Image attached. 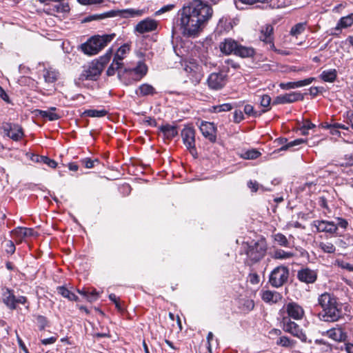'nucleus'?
<instances>
[{"label":"nucleus","mask_w":353,"mask_h":353,"mask_svg":"<svg viewBox=\"0 0 353 353\" xmlns=\"http://www.w3.org/2000/svg\"><path fill=\"white\" fill-rule=\"evenodd\" d=\"M353 25V13L346 17H341L339 21L336 26L330 30V34L338 36L343 28H347Z\"/></svg>","instance_id":"nucleus-21"},{"label":"nucleus","mask_w":353,"mask_h":353,"mask_svg":"<svg viewBox=\"0 0 353 353\" xmlns=\"http://www.w3.org/2000/svg\"><path fill=\"white\" fill-rule=\"evenodd\" d=\"M0 97L7 103L10 102L9 97L6 91L0 86Z\"/></svg>","instance_id":"nucleus-62"},{"label":"nucleus","mask_w":353,"mask_h":353,"mask_svg":"<svg viewBox=\"0 0 353 353\" xmlns=\"http://www.w3.org/2000/svg\"><path fill=\"white\" fill-rule=\"evenodd\" d=\"M248 279L250 282L253 284L256 285L259 283V276L256 273H250L248 276Z\"/></svg>","instance_id":"nucleus-55"},{"label":"nucleus","mask_w":353,"mask_h":353,"mask_svg":"<svg viewBox=\"0 0 353 353\" xmlns=\"http://www.w3.org/2000/svg\"><path fill=\"white\" fill-rule=\"evenodd\" d=\"M318 303L322 309L321 319L327 322L337 321L341 315V308L336 297L330 293L324 292L318 297Z\"/></svg>","instance_id":"nucleus-2"},{"label":"nucleus","mask_w":353,"mask_h":353,"mask_svg":"<svg viewBox=\"0 0 353 353\" xmlns=\"http://www.w3.org/2000/svg\"><path fill=\"white\" fill-rule=\"evenodd\" d=\"M116 37L114 33L103 35H94L81 46L83 52L89 55L99 53Z\"/></svg>","instance_id":"nucleus-4"},{"label":"nucleus","mask_w":353,"mask_h":353,"mask_svg":"<svg viewBox=\"0 0 353 353\" xmlns=\"http://www.w3.org/2000/svg\"><path fill=\"white\" fill-rule=\"evenodd\" d=\"M101 65L92 61L88 66L85 67L80 75L79 79L84 80H97L101 74Z\"/></svg>","instance_id":"nucleus-10"},{"label":"nucleus","mask_w":353,"mask_h":353,"mask_svg":"<svg viewBox=\"0 0 353 353\" xmlns=\"http://www.w3.org/2000/svg\"><path fill=\"white\" fill-rule=\"evenodd\" d=\"M84 114L90 117H103L107 115L108 112L105 109L101 110H88L84 112Z\"/></svg>","instance_id":"nucleus-41"},{"label":"nucleus","mask_w":353,"mask_h":353,"mask_svg":"<svg viewBox=\"0 0 353 353\" xmlns=\"http://www.w3.org/2000/svg\"><path fill=\"white\" fill-rule=\"evenodd\" d=\"M297 278L307 284L314 283L317 279V272L308 268H301L298 271Z\"/></svg>","instance_id":"nucleus-19"},{"label":"nucleus","mask_w":353,"mask_h":353,"mask_svg":"<svg viewBox=\"0 0 353 353\" xmlns=\"http://www.w3.org/2000/svg\"><path fill=\"white\" fill-rule=\"evenodd\" d=\"M261 155V152L256 149H252L246 151L242 155L245 159H256Z\"/></svg>","instance_id":"nucleus-46"},{"label":"nucleus","mask_w":353,"mask_h":353,"mask_svg":"<svg viewBox=\"0 0 353 353\" xmlns=\"http://www.w3.org/2000/svg\"><path fill=\"white\" fill-rule=\"evenodd\" d=\"M12 238L17 243L22 242L26 237L34 235V230L28 228L19 227L11 232Z\"/></svg>","instance_id":"nucleus-22"},{"label":"nucleus","mask_w":353,"mask_h":353,"mask_svg":"<svg viewBox=\"0 0 353 353\" xmlns=\"http://www.w3.org/2000/svg\"><path fill=\"white\" fill-rule=\"evenodd\" d=\"M233 28L232 21L227 18L223 17L219 20L218 23V28L220 31L229 32Z\"/></svg>","instance_id":"nucleus-36"},{"label":"nucleus","mask_w":353,"mask_h":353,"mask_svg":"<svg viewBox=\"0 0 353 353\" xmlns=\"http://www.w3.org/2000/svg\"><path fill=\"white\" fill-rule=\"evenodd\" d=\"M327 127V128L330 129V132L334 135L339 134L338 129H343V130L349 129V127L347 126L346 125L339 123H330Z\"/></svg>","instance_id":"nucleus-44"},{"label":"nucleus","mask_w":353,"mask_h":353,"mask_svg":"<svg viewBox=\"0 0 353 353\" xmlns=\"http://www.w3.org/2000/svg\"><path fill=\"white\" fill-rule=\"evenodd\" d=\"M248 187L252 190V192H256L259 189V183L255 181H250L248 183Z\"/></svg>","instance_id":"nucleus-59"},{"label":"nucleus","mask_w":353,"mask_h":353,"mask_svg":"<svg viewBox=\"0 0 353 353\" xmlns=\"http://www.w3.org/2000/svg\"><path fill=\"white\" fill-rule=\"evenodd\" d=\"M335 225H337V228H341L343 229H346L348 225V222L343 218H337V223H335Z\"/></svg>","instance_id":"nucleus-56"},{"label":"nucleus","mask_w":353,"mask_h":353,"mask_svg":"<svg viewBox=\"0 0 353 353\" xmlns=\"http://www.w3.org/2000/svg\"><path fill=\"white\" fill-rule=\"evenodd\" d=\"M337 73L335 69L325 70L321 74V78L325 82H334L336 78Z\"/></svg>","instance_id":"nucleus-35"},{"label":"nucleus","mask_w":353,"mask_h":353,"mask_svg":"<svg viewBox=\"0 0 353 353\" xmlns=\"http://www.w3.org/2000/svg\"><path fill=\"white\" fill-rule=\"evenodd\" d=\"M212 8L202 0H194L180 10V28L184 36L196 35L212 17Z\"/></svg>","instance_id":"nucleus-1"},{"label":"nucleus","mask_w":353,"mask_h":353,"mask_svg":"<svg viewBox=\"0 0 353 353\" xmlns=\"http://www.w3.org/2000/svg\"><path fill=\"white\" fill-rule=\"evenodd\" d=\"M148 72V66L142 61H139L133 68H125L123 77L128 78L127 85L140 81Z\"/></svg>","instance_id":"nucleus-7"},{"label":"nucleus","mask_w":353,"mask_h":353,"mask_svg":"<svg viewBox=\"0 0 353 353\" xmlns=\"http://www.w3.org/2000/svg\"><path fill=\"white\" fill-rule=\"evenodd\" d=\"M244 112L248 115H252L256 117L258 114L254 111V107L251 105H245L244 107Z\"/></svg>","instance_id":"nucleus-54"},{"label":"nucleus","mask_w":353,"mask_h":353,"mask_svg":"<svg viewBox=\"0 0 353 353\" xmlns=\"http://www.w3.org/2000/svg\"><path fill=\"white\" fill-rule=\"evenodd\" d=\"M243 246L247 256L245 263L248 265H252L263 259L268 250V244L264 238L244 243Z\"/></svg>","instance_id":"nucleus-3"},{"label":"nucleus","mask_w":353,"mask_h":353,"mask_svg":"<svg viewBox=\"0 0 353 353\" xmlns=\"http://www.w3.org/2000/svg\"><path fill=\"white\" fill-rule=\"evenodd\" d=\"M312 225L316 228L318 232L335 234L337 231V225L333 221L316 220L313 221Z\"/></svg>","instance_id":"nucleus-18"},{"label":"nucleus","mask_w":353,"mask_h":353,"mask_svg":"<svg viewBox=\"0 0 353 353\" xmlns=\"http://www.w3.org/2000/svg\"><path fill=\"white\" fill-rule=\"evenodd\" d=\"M232 109V106L230 103H223L219 105H214L212 107L210 112H228Z\"/></svg>","instance_id":"nucleus-45"},{"label":"nucleus","mask_w":353,"mask_h":353,"mask_svg":"<svg viewBox=\"0 0 353 353\" xmlns=\"http://www.w3.org/2000/svg\"><path fill=\"white\" fill-rule=\"evenodd\" d=\"M289 276V270L288 268L280 265L275 268L271 272L269 277V283L275 288L282 286L287 281Z\"/></svg>","instance_id":"nucleus-8"},{"label":"nucleus","mask_w":353,"mask_h":353,"mask_svg":"<svg viewBox=\"0 0 353 353\" xmlns=\"http://www.w3.org/2000/svg\"><path fill=\"white\" fill-rule=\"evenodd\" d=\"M37 321L41 330H43L47 325V319L43 316H38L37 317Z\"/></svg>","instance_id":"nucleus-53"},{"label":"nucleus","mask_w":353,"mask_h":353,"mask_svg":"<svg viewBox=\"0 0 353 353\" xmlns=\"http://www.w3.org/2000/svg\"><path fill=\"white\" fill-rule=\"evenodd\" d=\"M239 3L250 5L256 3H266L271 8H279L283 6V3L279 0H236L235 4L237 8H239Z\"/></svg>","instance_id":"nucleus-24"},{"label":"nucleus","mask_w":353,"mask_h":353,"mask_svg":"<svg viewBox=\"0 0 353 353\" xmlns=\"http://www.w3.org/2000/svg\"><path fill=\"white\" fill-rule=\"evenodd\" d=\"M305 142H306V140H305L303 139H297L290 141L288 143H287L286 145L282 146L279 149V150H286L289 149L290 148H292V147H294L296 145H299L305 143Z\"/></svg>","instance_id":"nucleus-47"},{"label":"nucleus","mask_w":353,"mask_h":353,"mask_svg":"<svg viewBox=\"0 0 353 353\" xmlns=\"http://www.w3.org/2000/svg\"><path fill=\"white\" fill-rule=\"evenodd\" d=\"M254 49L238 44L234 54L243 58L251 57L254 55Z\"/></svg>","instance_id":"nucleus-32"},{"label":"nucleus","mask_w":353,"mask_h":353,"mask_svg":"<svg viewBox=\"0 0 353 353\" xmlns=\"http://www.w3.org/2000/svg\"><path fill=\"white\" fill-rule=\"evenodd\" d=\"M343 121L353 129V111H347L343 115Z\"/></svg>","instance_id":"nucleus-50"},{"label":"nucleus","mask_w":353,"mask_h":353,"mask_svg":"<svg viewBox=\"0 0 353 353\" xmlns=\"http://www.w3.org/2000/svg\"><path fill=\"white\" fill-rule=\"evenodd\" d=\"M261 298L266 303H276L282 299V295L276 291L263 290Z\"/></svg>","instance_id":"nucleus-26"},{"label":"nucleus","mask_w":353,"mask_h":353,"mask_svg":"<svg viewBox=\"0 0 353 353\" xmlns=\"http://www.w3.org/2000/svg\"><path fill=\"white\" fill-rule=\"evenodd\" d=\"M305 23H299L291 28L290 34L293 37H297L305 31Z\"/></svg>","instance_id":"nucleus-42"},{"label":"nucleus","mask_w":353,"mask_h":353,"mask_svg":"<svg viewBox=\"0 0 353 353\" xmlns=\"http://www.w3.org/2000/svg\"><path fill=\"white\" fill-rule=\"evenodd\" d=\"M57 336H51L48 339H41V343L44 345H50V344L54 343L57 341Z\"/></svg>","instance_id":"nucleus-57"},{"label":"nucleus","mask_w":353,"mask_h":353,"mask_svg":"<svg viewBox=\"0 0 353 353\" xmlns=\"http://www.w3.org/2000/svg\"><path fill=\"white\" fill-rule=\"evenodd\" d=\"M112 55V50L110 48L109 49L105 54L101 57L97 61H94V63H97L100 65H101V70H103L104 67L109 63L110 61V59Z\"/></svg>","instance_id":"nucleus-40"},{"label":"nucleus","mask_w":353,"mask_h":353,"mask_svg":"<svg viewBox=\"0 0 353 353\" xmlns=\"http://www.w3.org/2000/svg\"><path fill=\"white\" fill-rule=\"evenodd\" d=\"M318 246L325 253L333 254L336 251V247L329 241L319 242Z\"/></svg>","instance_id":"nucleus-37"},{"label":"nucleus","mask_w":353,"mask_h":353,"mask_svg":"<svg viewBox=\"0 0 353 353\" xmlns=\"http://www.w3.org/2000/svg\"><path fill=\"white\" fill-rule=\"evenodd\" d=\"M57 292L60 294L64 298L68 299L70 301H77L78 297L73 292H70L64 286H59L57 288Z\"/></svg>","instance_id":"nucleus-34"},{"label":"nucleus","mask_w":353,"mask_h":353,"mask_svg":"<svg viewBox=\"0 0 353 353\" xmlns=\"http://www.w3.org/2000/svg\"><path fill=\"white\" fill-rule=\"evenodd\" d=\"M296 256V253L292 251H285L282 249H276L272 254V257L274 259L288 260L292 259Z\"/></svg>","instance_id":"nucleus-29"},{"label":"nucleus","mask_w":353,"mask_h":353,"mask_svg":"<svg viewBox=\"0 0 353 353\" xmlns=\"http://www.w3.org/2000/svg\"><path fill=\"white\" fill-rule=\"evenodd\" d=\"M81 162L86 168H94L95 163H99L97 159H91L89 158L83 159L81 160Z\"/></svg>","instance_id":"nucleus-49"},{"label":"nucleus","mask_w":353,"mask_h":353,"mask_svg":"<svg viewBox=\"0 0 353 353\" xmlns=\"http://www.w3.org/2000/svg\"><path fill=\"white\" fill-rule=\"evenodd\" d=\"M156 93L155 88L148 83L141 84L136 91V94L140 97L154 95Z\"/></svg>","instance_id":"nucleus-31"},{"label":"nucleus","mask_w":353,"mask_h":353,"mask_svg":"<svg viewBox=\"0 0 353 353\" xmlns=\"http://www.w3.org/2000/svg\"><path fill=\"white\" fill-rule=\"evenodd\" d=\"M181 137L184 144L193 154L195 149V131L192 127H185L181 132Z\"/></svg>","instance_id":"nucleus-14"},{"label":"nucleus","mask_w":353,"mask_h":353,"mask_svg":"<svg viewBox=\"0 0 353 353\" xmlns=\"http://www.w3.org/2000/svg\"><path fill=\"white\" fill-rule=\"evenodd\" d=\"M161 130L163 133L164 137L168 139H172L178 134L176 128L170 125L162 126Z\"/></svg>","instance_id":"nucleus-33"},{"label":"nucleus","mask_w":353,"mask_h":353,"mask_svg":"<svg viewBox=\"0 0 353 353\" xmlns=\"http://www.w3.org/2000/svg\"><path fill=\"white\" fill-rule=\"evenodd\" d=\"M184 70L191 82L194 85L199 84L203 77L202 66L195 60L191 59L185 61L184 63Z\"/></svg>","instance_id":"nucleus-6"},{"label":"nucleus","mask_w":353,"mask_h":353,"mask_svg":"<svg viewBox=\"0 0 353 353\" xmlns=\"http://www.w3.org/2000/svg\"><path fill=\"white\" fill-rule=\"evenodd\" d=\"M283 310L288 314V318L300 320L304 316L303 307L295 302H290L283 307Z\"/></svg>","instance_id":"nucleus-15"},{"label":"nucleus","mask_w":353,"mask_h":353,"mask_svg":"<svg viewBox=\"0 0 353 353\" xmlns=\"http://www.w3.org/2000/svg\"><path fill=\"white\" fill-rule=\"evenodd\" d=\"M273 238L274 241L280 246L285 248L290 247V242L284 234L281 233H276L274 234Z\"/></svg>","instance_id":"nucleus-39"},{"label":"nucleus","mask_w":353,"mask_h":353,"mask_svg":"<svg viewBox=\"0 0 353 353\" xmlns=\"http://www.w3.org/2000/svg\"><path fill=\"white\" fill-rule=\"evenodd\" d=\"M283 329L285 332H288L295 337H297L303 342L307 341V336L300 328L299 325L295 322L292 321L288 317L283 318Z\"/></svg>","instance_id":"nucleus-9"},{"label":"nucleus","mask_w":353,"mask_h":353,"mask_svg":"<svg viewBox=\"0 0 353 353\" xmlns=\"http://www.w3.org/2000/svg\"><path fill=\"white\" fill-rule=\"evenodd\" d=\"M276 344L278 345L285 347H290L292 345V341L288 337L285 336L280 337L277 340Z\"/></svg>","instance_id":"nucleus-48"},{"label":"nucleus","mask_w":353,"mask_h":353,"mask_svg":"<svg viewBox=\"0 0 353 353\" xmlns=\"http://www.w3.org/2000/svg\"><path fill=\"white\" fill-rule=\"evenodd\" d=\"M57 108L51 107L48 110H37L38 115L42 118H48L49 121H56L61 118V115L56 112Z\"/></svg>","instance_id":"nucleus-28"},{"label":"nucleus","mask_w":353,"mask_h":353,"mask_svg":"<svg viewBox=\"0 0 353 353\" xmlns=\"http://www.w3.org/2000/svg\"><path fill=\"white\" fill-rule=\"evenodd\" d=\"M341 350H345L347 353H353V344L351 343H344L343 347H341Z\"/></svg>","instance_id":"nucleus-60"},{"label":"nucleus","mask_w":353,"mask_h":353,"mask_svg":"<svg viewBox=\"0 0 353 353\" xmlns=\"http://www.w3.org/2000/svg\"><path fill=\"white\" fill-rule=\"evenodd\" d=\"M7 247H8V248H7L6 251L8 253L13 254L14 252V251H15V246H14V245L12 241H8Z\"/></svg>","instance_id":"nucleus-63"},{"label":"nucleus","mask_w":353,"mask_h":353,"mask_svg":"<svg viewBox=\"0 0 353 353\" xmlns=\"http://www.w3.org/2000/svg\"><path fill=\"white\" fill-rule=\"evenodd\" d=\"M271 103V97L268 94L261 96L260 104L263 108H268Z\"/></svg>","instance_id":"nucleus-51"},{"label":"nucleus","mask_w":353,"mask_h":353,"mask_svg":"<svg viewBox=\"0 0 353 353\" xmlns=\"http://www.w3.org/2000/svg\"><path fill=\"white\" fill-rule=\"evenodd\" d=\"M145 13L144 10H137L133 8L121 10L123 17H134L142 16Z\"/></svg>","instance_id":"nucleus-38"},{"label":"nucleus","mask_w":353,"mask_h":353,"mask_svg":"<svg viewBox=\"0 0 353 353\" xmlns=\"http://www.w3.org/2000/svg\"><path fill=\"white\" fill-rule=\"evenodd\" d=\"M2 128L6 135L14 141H19L23 136L22 128L19 125L6 123Z\"/></svg>","instance_id":"nucleus-17"},{"label":"nucleus","mask_w":353,"mask_h":353,"mask_svg":"<svg viewBox=\"0 0 353 353\" xmlns=\"http://www.w3.org/2000/svg\"><path fill=\"white\" fill-rule=\"evenodd\" d=\"M345 160L347 162L345 163L347 165L351 166L353 165V154L345 156Z\"/></svg>","instance_id":"nucleus-64"},{"label":"nucleus","mask_w":353,"mask_h":353,"mask_svg":"<svg viewBox=\"0 0 353 353\" xmlns=\"http://www.w3.org/2000/svg\"><path fill=\"white\" fill-rule=\"evenodd\" d=\"M173 7H174L173 5H168V6H163L159 10L156 12V14L158 15V14L164 13L165 12L170 11L173 8Z\"/></svg>","instance_id":"nucleus-61"},{"label":"nucleus","mask_w":353,"mask_h":353,"mask_svg":"<svg viewBox=\"0 0 353 353\" xmlns=\"http://www.w3.org/2000/svg\"><path fill=\"white\" fill-rule=\"evenodd\" d=\"M131 50V45L129 43L122 45L116 52L112 63L107 70V74L112 76L115 72L121 68L123 60L127 57Z\"/></svg>","instance_id":"nucleus-5"},{"label":"nucleus","mask_w":353,"mask_h":353,"mask_svg":"<svg viewBox=\"0 0 353 353\" xmlns=\"http://www.w3.org/2000/svg\"><path fill=\"white\" fill-rule=\"evenodd\" d=\"M314 81V78L310 77L305 79L304 80L294 81V82H288V83H281L279 84V87L283 90H290L294 89L297 88L303 87L307 85H310Z\"/></svg>","instance_id":"nucleus-25"},{"label":"nucleus","mask_w":353,"mask_h":353,"mask_svg":"<svg viewBox=\"0 0 353 353\" xmlns=\"http://www.w3.org/2000/svg\"><path fill=\"white\" fill-rule=\"evenodd\" d=\"M200 131L203 137L210 142H215L216 140V128L214 123L201 121L200 124L197 123Z\"/></svg>","instance_id":"nucleus-12"},{"label":"nucleus","mask_w":353,"mask_h":353,"mask_svg":"<svg viewBox=\"0 0 353 353\" xmlns=\"http://www.w3.org/2000/svg\"><path fill=\"white\" fill-rule=\"evenodd\" d=\"M209 88L218 90L224 87L226 83V76L221 72L210 74L207 80Z\"/></svg>","instance_id":"nucleus-13"},{"label":"nucleus","mask_w":353,"mask_h":353,"mask_svg":"<svg viewBox=\"0 0 353 353\" xmlns=\"http://www.w3.org/2000/svg\"><path fill=\"white\" fill-rule=\"evenodd\" d=\"M303 95L297 92H292L277 96L273 101V104L291 103L303 99Z\"/></svg>","instance_id":"nucleus-16"},{"label":"nucleus","mask_w":353,"mask_h":353,"mask_svg":"<svg viewBox=\"0 0 353 353\" xmlns=\"http://www.w3.org/2000/svg\"><path fill=\"white\" fill-rule=\"evenodd\" d=\"M272 33H273V28L270 25H268L265 27L263 28L260 39L266 43H269L271 46H273L274 44L272 43Z\"/></svg>","instance_id":"nucleus-30"},{"label":"nucleus","mask_w":353,"mask_h":353,"mask_svg":"<svg viewBox=\"0 0 353 353\" xmlns=\"http://www.w3.org/2000/svg\"><path fill=\"white\" fill-rule=\"evenodd\" d=\"M322 335L327 336L328 338L336 342H343L347 337V333L341 327H336L330 329L326 332H323Z\"/></svg>","instance_id":"nucleus-20"},{"label":"nucleus","mask_w":353,"mask_h":353,"mask_svg":"<svg viewBox=\"0 0 353 353\" xmlns=\"http://www.w3.org/2000/svg\"><path fill=\"white\" fill-rule=\"evenodd\" d=\"M159 22L154 19L148 17L139 21L134 27V32L145 34L157 30Z\"/></svg>","instance_id":"nucleus-11"},{"label":"nucleus","mask_w":353,"mask_h":353,"mask_svg":"<svg viewBox=\"0 0 353 353\" xmlns=\"http://www.w3.org/2000/svg\"><path fill=\"white\" fill-rule=\"evenodd\" d=\"M15 296L13 292L8 288L3 290V302L11 310L16 309L15 305Z\"/></svg>","instance_id":"nucleus-27"},{"label":"nucleus","mask_w":353,"mask_h":353,"mask_svg":"<svg viewBox=\"0 0 353 353\" xmlns=\"http://www.w3.org/2000/svg\"><path fill=\"white\" fill-rule=\"evenodd\" d=\"M59 73L54 70H47L44 74L45 81L48 83H54L58 79Z\"/></svg>","instance_id":"nucleus-43"},{"label":"nucleus","mask_w":353,"mask_h":353,"mask_svg":"<svg viewBox=\"0 0 353 353\" xmlns=\"http://www.w3.org/2000/svg\"><path fill=\"white\" fill-rule=\"evenodd\" d=\"M99 296V293L97 292L95 289L92 290L91 292H88V299L89 301H95Z\"/></svg>","instance_id":"nucleus-58"},{"label":"nucleus","mask_w":353,"mask_h":353,"mask_svg":"<svg viewBox=\"0 0 353 353\" xmlns=\"http://www.w3.org/2000/svg\"><path fill=\"white\" fill-rule=\"evenodd\" d=\"M41 161L42 163L48 165L49 167L52 168H55L57 165V163L55 161L47 157H41Z\"/></svg>","instance_id":"nucleus-52"},{"label":"nucleus","mask_w":353,"mask_h":353,"mask_svg":"<svg viewBox=\"0 0 353 353\" xmlns=\"http://www.w3.org/2000/svg\"><path fill=\"white\" fill-rule=\"evenodd\" d=\"M238 44L235 40L228 38L220 43L219 48L222 53L229 55L235 53Z\"/></svg>","instance_id":"nucleus-23"}]
</instances>
